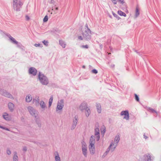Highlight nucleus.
<instances>
[{
  "label": "nucleus",
  "mask_w": 161,
  "mask_h": 161,
  "mask_svg": "<svg viewBox=\"0 0 161 161\" xmlns=\"http://www.w3.org/2000/svg\"><path fill=\"white\" fill-rule=\"evenodd\" d=\"M97 108L98 112L99 113H100L101 111V107L100 104H97Z\"/></svg>",
  "instance_id": "nucleus-21"
},
{
  "label": "nucleus",
  "mask_w": 161,
  "mask_h": 161,
  "mask_svg": "<svg viewBox=\"0 0 161 161\" xmlns=\"http://www.w3.org/2000/svg\"><path fill=\"white\" fill-rule=\"evenodd\" d=\"M147 138L146 136H145V138Z\"/></svg>",
  "instance_id": "nucleus-54"
},
{
  "label": "nucleus",
  "mask_w": 161,
  "mask_h": 161,
  "mask_svg": "<svg viewBox=\"0 0 161 161\" xmlns=\"http://www.w3.org/2000/svg\"><path fill=\"white\" fill-rule=\"evenodd\" d=\"M25 18L26 19L28 20H29L30 19L29 17L27 15L25 16Z\"/></svg>",
  "instance_id": "nucleus-45"
},
{
  "label": "nucleus",
  "mask_w": 161,
  "mask_h": 161,
  "mask_svg": "<svg viewBox=\"0 0 161 161\" xmlns=\"http://www.w3.org/2000/svg\"><path fill=\"white\" fill-rule=\"evenodd\" d=\"M46 46H47L48 42L47 41L44 40L42 42Z\"/></svg>",
  "instance_id": "nucleus-35"
},
{
  "label": "nucleus",
  "mask_w": 161,
  "mask_h": 161,
  "mask_svg": "<svg viewBox=\"0 0 161 161\" xmlns=\"http://www.w3.org/2000/svg\"><path fill=\"white\" fill-rule=\"evenodd\" d=\"M126 12L127 13H128V10H126Z\"/></svg>",
  "instance_id": "nucleus-50"
},
{
  "label": "nucleus",
  "mask_w": 161,
  "mask_h": 161,
  "mask_svg": "<svg viewBox=\"0 0 161 161\" xmlns=\"http://www.w3.org/2000/svg\"><path fill=\"white\" fill-rule=\"evenodd\" d=\"M9 39L12 41V42L14 43L17 44H18V42L15 40V39L13 37L11 36H9Z\"/></svg>",
  "instance_id": "nucleus-20"
},
{
  "label": "nucleus",
  "mask_w": 161,
  "mask_h": 161,
  "mask_svg": "<svg viewBox=\"0 0 161 161\" xmlns=\"http://www.w3.org/2000/svg\"><path fill=\"white\" fill-rule=\"evenodd\" d=\"M118 14L120 16H124V17L126 16V14L123 12L121 10H119L118 11Z\"/></svg>",
  "instance_id": "nucleus-18"
},
{
  "label": "nucleus",
  "mask_w": 161,
  "mask_h": 161,
  "mask_svg": "<svg viewBox=\"0 0 161 161\" xmlns=\"http://www.w3.org/2000/svg\"><path fill=\"white\" fill-rule=\"evenodd\" d=\"M59 43L60 45L64 48L65 47V44L64 43V42L63 41H60Z\"/></svg>",
  "instance_id": "nucleus-25"
},
{
  "label": "nucleus",
  "mask_w": 161,
  "mask_h": 161,
  "mask_svg": "<svg viewBox=\"0 0 161 161\" xmlns=\"http://www.w3.org/2000/svg\"><path fill=\"white\" fill-rule=\"evenodd\" d=\"M55 1L54 0H51L50 1V3L51 4H54Z\"/></svg>",
  "instance_id": "nucleus-42"
},
{
  "label": "nucleus",
  "mask_w": 161,
  "mask_h": 161,
  "mask_svg": "<svg viewBox=\"0 0 161 161\" xmlns=\"http://www.w3.org/2000/svg\"><path fill=\"white\" fill-rule=\"evenodd\" d=\"M90 112V109L88 108H86V116L87 117L89 116Z\"/></svg>",
  "instance_id": "nucleus-17"
},
{
  "label": "nucleus",
  "mask_w": 161,
  "mask_h": 161,
  "mask_svg": "<svg viewBox=\"0 0 161 161\" xmlns=\"http://www.w3.org/2000/svg\"><path fill=\"white\" fill-rule=\"evenodd\" d=\"M48 17L46 15L44 18L43 20L44 22H46L48 20Z\"/></svg>",
  "instance_id": "nucleus-33"
},
{
  "label": "nucleus",
  "mask_w": 161,
  "mask_h": 161,
  "mask_svg": "<svg viewBox=\"0 0 161 161\" xmlns=\"http://www.w3.org/2000/svg\"><path fill=\"white\" fill-rule=\"evenodd\" d=\"M81 47L83 48H88V46L87 45H86L85 46H82Z\"/></svg>",
  "instance_id": "nucleus-40"
},
{
  "label": "nucleus",
  "mask_w": 161,
  "mask_h": 161,
  "mask_svg": "<svg viewBox=\"0 0 161 161\" xmlns=\"http://www.w3.org/2000/svg\"><path fill=\"white\" fill-rule=\"evenodd\" d=\"M113 14L114 16L118 20H119L120 19V18L116 14H115L114 13H113Z\"/></svg>",
  "instance_id": "nucleus-29"
},
{
  "label": "nucleus",
  "mask_w": 161,
  "mask_h": 161,
  "mask_svg": "<svg viewBox=\"0 0 161 161\" xmlns=\"http://www.w3.org/2000/svg\"><path fill=\"white\" fill-rule=\"evenodd\" d=\"M118 1L121 3L123 4L125 2L124 0H118Z\"/></svg>",
  "instance_id": "nucleus-39"
},
{
  "label": "nucleus",
  "mask_w": 161,
  "mask_h": 161,
  "mask_svg": "<svg viewBox=\"0 0 161 161\" xmlns=\"http://www.w3.org/2000/svg\"><path fill=\"white\" fill-rule=\"evenodd\" d=\"M55 159L56 161H60V158L58 156L55 157Z\"/></svg>",
  "instance_id": "nucleus-34"
},
{
  "label": "nucleus",
  "mask_w": 161,
  "mask_h": 161,
  "mask_svg": "<svg viewBox=\"0 0 161 161\" xmlns=\"http://www.w3.org/2000/svg\"><path fill=\"white\" fill-rule=\"evenodd\" d=\"M13 5L14 9L16 11L19 10L20 7L22 6L18 4Z\"/></svg>",
  "instance_id": "nucleus-10"
},
{
  "label": "nucleus",
  "mask_w": 161,
  "mask_h": 161,
  "mask_svg": "<svg viewBox=\"0 0 161 161\" xmlns=\"http://www.w3.org/2000/svg\"><path fill=\"white\" fill-rule=\"evenodd\" d=\"M121 115H124V119L126 120L129 119V116L128 112L127 111H123L121 112Z\"/></svg>",
  "instance_id": "nucleus-4"
},
{
  "label": "nucleus",
  "mask_w": 161,
  "mask_h": 161,
  "mask_svg": "<svg viewBox=\"0 0 161 161\" xmlns=\"http://www.w3.org/2000/svg\"><path fill=\"white\" fill-rule=\"evenodd\" d=\"M3 117L6 120H9L11 119L10 117L6 113L4 114L3 115Z\"/></svg>",
  "instance_id": "nucleus-15"
},
{
  "label": "nucleus",
  "mask_w": 161,
  "mask_h": 161,
  "mask_svg": "<svg viewBox=\"0 0 161 161\" xmlns=\"http://www.w3.org/2000/svg\"><path fill=\"white\" fill-rule=\"evenodd\" d=\"M147 160L148 161H149V160L150 161V160H151L150 156L149 154H148L147 155Z\"/></svg>",
  "instance_id": "nucleus-38"
},
{
  "label": "nucleus",
  "mask_w": 161,
  "mask_h": 161,
  "mask_svg": "<svg viewBox=\"0 0 161 161\" xmlns=\"http://www.w3.org/2000/svg\"><path fill=\"white\" fill-rule=\"evenodd\" d=\"M86 103H83L80 106V109L81 110H83L85 109V108H86Z\"/></svg>",
  "instance_id": "nucleus-12"
},
{
  "label": "nucleus",
  "mask_w": 161,
  "mask_h": 161,
  "mask_svg": "<svg viewBox=\"0 0 161 161\" xmlns=\"http://www.w3.org/2000/svg\"><path fill=\"white\" fill-rule=\"evenodd\" d=\"M58 7H56V8H55V9H56V10H58Z\"/></svg>",
  "instance_id": "nucleus-47"
},
{
  "label": "nucleus",
  "mask_w": 161,
  "mask_h": 161,
  "mask_svg": "<svg viewBox=\"0 0 161 161\" xmlns=\"http://www.w3.org/2000/svg\"><path fill=\"white\" fill-rule=\"evenodd\" d=\"M95 140L94 138V136H91L89 142V148L90 153L92 154L94 153L95 152Z\"/></svg>",
  "instance_id": "nucleus-1"
},
{
  "label": "nucleus",
  "mask_w": 161,
  "mask_h": 161,
  "mask_svg": "<svg viewBox=\"0 0 161 161\" xmlns=\"http://www.w3.org/2000/svg\"><path fill=\"white\" fill-rule=\"evenodd\" d=\"M82 67L83 68H85V66L84 65H83V66Z\"/></svg>",
  "instance_id": "nucleus-49"
},
{
  "label": "nucleus",
  "mask_w": 161,
  "mask_h": 161,
  "mask_svg": "<svg viewBox=\"0 0 161 161\" xmlns=\"http://www.w3.org/2000/svg\"><path fill=\"white\" fill-rule=\"evenodd\" d=\"M105 131V127H103L101 129V133H102L103 134H104Z\"/></svg>",
  "instance_id": "nucleus-31"
},
{
  "label": "nucleus",
  "mask_w": 161,
  "mask_h": 161,
  "mask_svg": "<svg viewBox=\"0 0 161 161\" xmlns=\"http://www.w3.org/2000/svg\"><path fill=\"white\" fill-rule=\"evenodd\" d=\"M75 120H74L73 121V125L74 128L76 125L77 123V118L75 117Z\"/></svg>",
  "instance_id": "nucleus-26"
},
{
  "label": "nucleus",
  "mask_w": 161,
  "mask_h": 161,
  "mask_svg": "<svg viewBox=\"0 0 161 161\" xmlns=\"http://www.w3.org/2000/svg\"><path fill=\"white\" fill-rule=\"evenodd\" d=\"M92 73H94L95 74H96L97 73V70L95 69H93L92 71Z\"/></svg>",
  "instance_id": "nucleus-37"
},
{
  "label": "nucleus",
  "mask_w": 161,
  "mask_h": 161,
  "mask_svg": "<svg viewBox=\"0 0 161 161\" xmlns=\"http://www.w3.org/2000/svg\"><path fill=\"white\" fill-rule=\"evenodd\" d=\"M139 12L138 8L137 7L136 8V12L135 14V16L136 17H138L139 15Z\"/></svg>",
  "instance_id": "nucleus-24"
},
{
  "label": "nucleus",
  "mask_w": 161,
  "mask_h": 161,
  "mask_svg": "<svg viewBox=\"0 0 161 161\" xmlns=\"http://www.w3.org/2000/svg\"><path fill=\"white\" fill-rule=\"evenodd\" d=\"M53 96H52L49 100V107H50L52 105V103L53 102Z\"/></svg>",
  "instance_id": "nucleus-23"
},
{
  "label": "nucleus",
  "mask_w": 161,
  "mask_h": 161,
  "mask_svg": "<svg viewBox=\"0 0 161 161\" xmlns=\"http://www.w3.org/2000/svg\"><path fill=\"white\" fill-rule=\"evenodd\" d=\"M40 105L42 108H44L46 107V105L44 102L43 101H41Z\"/></svg>",
  "instance_id": "nucleus-22"
},
{
  "label": "nucleus",
  "mask_w": 161,
  "mask_h": 161,
  "mask_svg": "<svg viewBox=\"0 0 161 161\" xmlns=\"http://www.w3.org/2000/svg\"><path fill=\"white\" fill-rule=\"evenodd\" d=\"M135 97L136 100L138 102L139 101V98L138 96L136 94H135Z\"/></svg>",
  "instance_id": "nucleus-36"
},
{
  "label": "nucleus",
  "mask_w": 161,
  "mask_h": 161,
  "mask_svg": "<svg viewBox=\"0 0 161 161\" xmlns=\"http://www.w3.org/2000/svg\"><path fill=\"white\" fill-rule=\"evenodd\" d=\"M0 128H3V127L1 126H0Z\"/></svg>",
  "instance_id": "nucleus-52"
},
{
  "label": "nucleus",
  "mask_w": 161,
  "mask_h": 161,
  "mask_svg": "<svg viewBox=\"0 0 161 161\" xmlns=\"http://www.w3.org/2000/svg\"><path fill=\"white\" fill-rule=\"evenodd\" d=\"M78 38L80 40H82L83 39L82 37L80 36H79L78 37Z\"/></svg>",
  "instance_id": "nucleus-46"
},
{
  "label": "nucleus",
  "mask_w": 161,
  "mask_h": 161,
  "mask_svg": "<svg viewBox=\"0 0 161 161\" xmlns=\"http://www.w3.org/2000/svg\"><path fill=\"white\" fill-rule=\"evenodd\" d=\"M108 54H111V53H108Z\"/></svg>",
  "instance_id": "nucleus-51"
},
{
  "label": "nucleus",
  "mask_w": 161,
  "mask_h": 161,
  "mask_svg": "<svg viewBox=\"0 0 161 161\" xmlns=\"http://www.w3.org/2000/svg\"><path fill=\"white\" fill-rule=\"evenodd\" d=\"M18 159V157L17 155V153H16L14 156V161H17Z\"/></svg>",
  "instance_id": "nucleus-28"
},
{
  "label": "nucleus",
  "mask_w": 161,
  "mask_h": 161,
  "mask_svg": "<svg viewBox=\"0 0 161 161\" xmlns=\"http://www.w3.org/2000/svg\"><path fill=\"white\" fill-rule=\"evenodd\" d=\"M24 150H25V151H26V148H24Z\"/></svg>",
  "instance_id": "nucleus-48"
},
{
  "label": "nucleus",
  "mask_w": 161,
  "mask_h": 161,
  "mask_svg": "<svg viewBox=\"0 0 161 161\" xmlns=\"http://www.w3.org/2000/svg\"><path fill=\"white\" fill-rule=\"evenodd\" d=\"M82 150L83 154L86 156L87 154V149L86 143L84 142L82 143Z\"/></svg>",
  "instance_id": "nucleus-5"
},
{
  "label": "nucleus",
  "mask_w": 161,
  "mask_h": 161,
  "mask_svg": "<svg viewBox=\"0 0 161 161\" xmlns=\"http://www.w3.org/2000/svg\"><path fill=\"white\" fill-rule=\"evenodd\" d=\"M114 65H113V67H114Z\"/></svg>",
  "instance_id": "nucleus-53"
},
{
  "label": "nucleus",
  "mask_w": 161,
  "mask_h": 161,
  "mask_svg": "<svg viewBox=\"0 0 161 161\" xmlns=\"http://www.w3.org/2000/svg\"><path fill=\"white\" fill-rule=\"evenodd\" d=\"M82 36L84 38L86 39H89L91 35V31L87 28H85L82 30Z\"/></svg>",
  "instance_id": "nucleus-2"
},
{
  "label": "nucleus",
  "mask_w": 161,
  "mask_h": 161,
  "mask_svg": "<svg viewBox=\"0 0 161 161\" xmlns=\"http://www.w3.org/2000/svg\"><path fill=\"white\" fill-rule=\"evenodd\" d=\"M2 95H4L6 97H9V98H12V96L11 94L8 93L6 91H5L3 92L2 93Z\"/></svg>",
  "instance_id": "nucleus-11"
},
{
  "label": "nucleus",
  "mask_w": 161,
  "mask_h": 161,
  "mask_svg": "<svg viewBox=\"0 0 161 161\" xmlns=\"http://www.w3.org/2000/svg\"><path fill=\"white\" fill-rule=\"evenodd\" d=\"M147 138L146 136H145V138Z\"/></svg>",
  "instance_id": "nucleus-55"
},
{
  "label": "nucleus",
  "mask_w": 161,
  "mask_h": 161,
  "mask_svg": "<svg viewBox=\"0 0 161 161\" xmlns=\"http://www.w3.org/2000/svg\"><path fill=\"white\" fill-rule=\"evenodd\" d=\"M112 2L114 4H116L117 3V0H111Z\"/></svg>",
  "instance_id": "nucleus-41"
},
{
  "label": "nucleus",
  "mask_w": 161,
  "mask_h": 161,
  "mask_svg": "<svg viewBox=\"0 0 161 161\" xmlns=\"http://www.w3.org/2000/svg\"><path fill=\"white\" fill-rule=\"evenodd\" d=\"M19 4L20 5H22L23 3L19 1V0H13V5Z\"/></svg>",
  "instance_id": "nucleus-14"
},
{
  "label": "nucleus",
  "mask_w": 161,
  "mask_h": 161,
  "mask_svg": "<svg viewBox=\"0 0 161 161\" xmlns=\"http://www.w3.org/2000/svg\"><path fill=\"white\" fill-rule=\"evenodd\" d=\"M8 108L11 111H12L14 108V105L12 103H9L8 104Z\"/></svg>",
  "instance_id": "nucleus-19"
},
{
  "label": "nucleus",
  "mask_w": 161,
  "mask_h": 161,
  "mask_svg": "<svg viewBox=\"0 0 161 161\" xmlns=\"http://www.w3.org/2000/svg\"><path fill=\"white\" fill-rule=\"evenodd\" d=\"M119 140V136H116L115 138L114 141L115 142V143H117Z\"/></svg>",
  "instance_id": "nucleus-27"
},
{
  "label": "nucleus",
  "mask_w": 161,
  "mask_h": 161,
  "mask_svg": "<svg viewBox=\"0 0 161 161\" xmlns=\"http://www.w3.org/2000/svg\"><path fill=\"white\" fill-rule=\"evenodd\" d=\"M99 130L98 128L95 129V135L97 137V140L98 141L100 137L99 136Z\"/></svg>",
  "instance_id": "nucleus-8"
},
{
  "label": "nucleus",
  "mask_w": 161,
  "mask_h": 161,
  "mask_svg": "<svg viewBox=\"0 0 161 161\" xmlns=\"http://www.w3.org/2000/svg\"><path fill=\"white\" fill-rule=\"evenodd\" d=\"M149 111L151 112H152L153 113H156V114H157V112H156V111L155 110H154V109H153L152 108H149Z\"/></svg>",
  "instance_id": "nucleus-30"
},
{
  "label": "nucleus",
  "mask_w": 161,
  "mask_h": 161,
  "mask_svg": "<svg viewBox=\"0 0 161 161\" xmlns=\"http://www.w3.org/2000/svg\"><path fill=\"white\" fill-rule=\"evenodd\" d=\"M32 99V97L31 95H28L26 97V101L27 102H30Z\"/></svg>",
  "instance_id": "nucleus-16"
},
{
  "label": "nucleus",
  "mask_w": 161,
  "mask_h": 161,
  "mask_svg": "<svg viewBox=\"0 0 161 161\" xmlns=\"http://www.w3.org/2000/svg\"><path fill=\"white\" fill-rule=\"evenodd\" d=\"M28 109L30 113L31 114L33 115L35 114V111L33 109V108H32V107H29L28 108Z\"/></svg>",
  "instance_id": "nucleus-13"
},
{
  "label": "nucleus",
  "mask_w": 161,
  "mask_h": 161,
  "mask_svg": "<svg viewBox=\"0 0 161 161\" xmlns=\"http://www.w3.org/2000/svg\"><path fill=\"white\" fill-rule=\"evenodd\" d=\"M40 44H35V45H34V46L36 47H39V46H40Z\"/></svg>",
  "instance_id": "nucleus-44"
},
{
  "label": "nucleus",
  "mask_w": 161,
  "mask_h": 161,
  "mask_svg": "<svg viewBox=\"0 0 161 161\" xmlns=\"http://www.w3.org/2000/svg\"><path fill=\"white\" fill-rule=\"evenodd\" d=\"M7 153L8 155L10 154L11 153V151L9 150H7Z\"/></svg>",
  "instance_id": "nucleus-43"
},
{
  "label": "nucleus",
  "mask_w": 161,
  "mask_h": 161,
  "mask_svg": "<svg viewBox=\"0 0 161 161\" xmlns=\"http://www.w3.org/2000/svg\"><path fill=\"white\" fill-rule=\"evenodd\" d=\"M29 73L33 75H35L37 73L36 70L34 68H31L29 69Z\"/></svg>",
  "instance_id": "nucleus-7"
},
{
  "label": "nucleus",
  "mask_w": 161,
  "mask_h": 161,
  "mask_svg": "<svg viewBox=\"0 0 161 161\" xmlns=\"http://www.w3.org/2000/svg\"><path fill=\"white\" fill-rule=\"evenodd\" d=\"M117 145V143H112L111 144L109 147V149H110V148L111 147H112L111 148V150L112 151L114 150L115 149V148H116V146Z\"/></svg>",
  "instance_id": "nucleus-9"
},
{
  "label": "nucleus",
  "mask_w": 161,
  "mask_h": 161,
  "mask_svg": "<svg viewBox=\"0 0 161 161\" xmlns=\"http://www.w3.org/2000/svg\"><path fill=\"white\" fill-rule=\"evenodd\" d=\"M35 100L36 101V104L37 103H38L39 101V97H36L35 99H34V100Z\"/></svg>",
  "instance_id": "nucleus-32"
},
{
  "label": "nucleus",
  "mask_w": 161,
  "mask_h": 161,
  "mask_svg": "<svg viewBox=\"0 0 161 161\" xmlns=\"http://www.w3.org/2000/svg\"><path fill=\"white\" fill-rule=\"evenodd\" d=\"M64 106V102L62 100H60L58 102L57 107V109H61Z\"/></svg>",
  "instance_id": "nucleus-6"
},
{
  "label": "nucleus",
  "mask_w": 161,
  "mask_h": 161,
  "mask_svg": "<svg viewBox=\"0 0 161 161\" xmlns=\"http://www.w3.org/2000/svg\"><path fill=\"white\" fill-rule=\"evenodd\" d=\"M39 78L41 82L43 85H47L48 81L47 78L42 75L39 74Z\"/></svg>",
  "instance_id": "nucleus-3"
}]
</instances>
